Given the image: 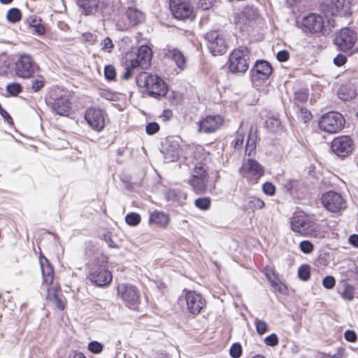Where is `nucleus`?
Returning a JSON list of instances; mask_svg holds the SVG:
<instances>
[{
	"label": "nucleus",
	"mask_w": 358,
	"mask_h": 358,
	"mask_svg": "<svg viewBox=\"0 0 358 358\" xmlns=\"http://www.w3.org/2000/svg\"><path fill=\"white\" fill-rule=\"evenodd\" d=\"M52 301L55 303V306L59 309L60 310H62L66 307V303L65 301H62L57 294H54L52 296Z\"/></svg>",
	"instance_id": "56"
},
{
	"label": "nucleus",
	"mask_w": 358,
	"mask_h": 358,
	"mask_svg": "<svg viewBox=\"0 0 358 358\" xmlns=\"http://www.w3.org/2000/svg\"><path fill=\"white\" fill-rule=\"evenodd\" d=\"M126 15L131 25L138 24L145 20L143 13L136 8H129L126 12Z\"/></svg>",
	"instance_id": "28"
},
{
	"label": "nucleus",
	"mask_w": 358,
	"mask_h": 358,
	"mask_svg": "<svg viewBox=\"0 0 358 358\" xmlns=\"http://www.w3.org/2000/svg\"><path fill=\"white\" fill-rule=\"evenodd\" d=\"M308 96L309 94L306 90L301 89L295 92L294 94V103L296 107L299 106V103L306 102L308 101Z\"/></svg>",
	"instance_id": "34"
},
{
	"label": "nucleus",
	"mask_w": 358,
	"mask_h": 358,
	"mask_svg": "<svg viewBox=\"0 0 358 358\" xmlns=\"http://www.w3.org/2000/svg\"><path fill=\"white\" fill-rule=\"evenodd\" d=\"M323 206L331 213H338L346 208V202L343 197L338 192L329 191L322 196Z\"/></svg>",
	"instance_id": "10"
},
{
	"label": "nucleus",
	"mask_w": 358,
	"mask_h": 358,
	"mask_svg": "<svg viewBox=\"0 0 358 358\" xmlns=\"http://www.w3.org/2000/svg\"><path fill=\"white\" fill-rule=\"evenodd\" d=\"M349 242L351 245L358 247V235L352 234L349 238Z\"/></svg>",
	"instance_id": "64"
},
{
	"label": "nucleus",
	"mask_w": 358,
	"mask_h": 358,
	"mask_svg": "<svg viewBox=\"0 0 358 358\" xmlns=\"http://www.w3.org/2000/svg\"><path fill=\"white\" fill-rule=\"evenodd\" d=\"M292 230L303 236L323 238L320 226L309 215L303 212L294 213L290 219Z\"/></svg>",
	"instance_id": "1"
},
{
	"label": "nucleus",
	"mask_w": 358,
	"mask_h": 358,
	"mask_svg": "<svg viewBox=\"0 0 358 358\" xmlns=\"http://www.w3.org/2000/svg\"><path fill=\"white\" fill-rule=\"evenodd\" d=\"M242 354V347L239 343H234L230 348V355L233 358H239Z\"/></svg>",
	"instance_id": "47"
},
{
	"label": "nucleus",
	"mask_w": 358,
	"mask_h": 358,
	"mask_svg": "<svg viewBox=\"0 0 358 358\" xmlns=\"http://www.w3.org/2000/svg\"><path fill=\"white\" fill-rule=\"evenodd\" d=\"M45 84V78L42 76H37L31 81V88L34 92L41 90Z\"/></svg>",
	"instance_id": "45"
},
{
	"label": "nucleus",
	"mask_w": 358,
	"mask_h": 358,
	"mask_svg": "<svg viewBox=\"0 0 358 358\" xmlns=\"http://www.w3.org/2000/svg\"><path fill=\"white\" fill-rule=\"evenodd\" d=\"M331 4L332 15L348 17L352 13L350 8V3L348 0H336L334 2H332Z\"/></svg>",
	"instance_id": "23"
},
{
	"label": "nucleus",
	"mask_w": 358,
	"mask_h": 358,
	"mask_svg": "<svg viewBox=\"0 0 358 358\" xmlns=\"http://www.w3.org/2000/svg\"><path fill=\"white\" fill-rule=\"evenodd\" d=\"M159 130V125L157 122H150L145 127L146 133L149 135H153Z\"/></svg>",
	"instance_id": "53"
},
{
	"label": "nucleus",
	"mask_w": 358,
	"mask_h": 358,
	"mask_svg": "<svg viewBox=\"0 0 358 358\" xmlns=\"http://www.w3.org/2000/svg\"><path fill=\"white\" fill-rule=\"evenodd\" d=\"M336 284V280L333 276L328 275L324 278L322 280V285L326 289H332Z\"/></svg>",
	"instance_id": "52"
},
{
	"label": "nucleus",
	"mask_w": 358,
	"mask_h": 358,
	"mask_svg": "<svg viewBox=\"0 0 358 358\" xmlns=\"http://www.w3.org/2000/svg\"><path fill=\"white\" fill-rule=\"evenodd\" d=\"M170 221L167 214L164 212L155 210L150 214L149 223L160 228H166Z\"/></svg>",
	"instance_id": "25"
},
{
	"label": "nucleus",
	"mask_w": 358,
	"mask_h": 358,
	"mask_svg": "<svg viewBox=\"0 0 358 358\" xmlns=\"http://www.w3.org/2000/svg\"><path fill=\"white\" fill-rule=\"evenodd\" d=\"M357 40L358 35L355 30L344 27L336 33L334 43L338 50L352 55L358 52V49L354 50Z\"/></svg>",
	"instance_id": "3"
},
{
	"label": "nucleus",
	"mask_w": 358,
	"mask_h": 358,
	"mask_svg": "<svg viewBox=\"0 0 358 358\" xmlns=\"http://www.w3.org/2000/svg\"><path fill=\"white\" fill-rule=\"evenodd\" d=\"M151 58V49L148 45H141L138 49L136 58L131 60L130 67L131 69L140 67L142 69H147L150 65Z\"/></svg>",
	"instance_id": "17"
},
{
	"label": "nucleus",
	"mask_w": 358,
	"mask_h": 358,
	"mask_svg": "<svg viewBox=\"0 0 358 358\" xmlns=\"http://www.w3.org/2000/svg\"><path fill=\"white\" fill-rule=\"evenodd\" d=\"M266 127L272 131H275L280 126V121L277 118H269L266 120Z\"/></svg>",
	"instance_id": "48"
},
{
	"label": "nucleus",
	"mask_w": 358,
	"mask_h": 358,
	"mask_svg": "<svg viewBox=\"0 0 358 358\" xmlns=\"http://www.w3.org/2000/svg\"><path fill=\"white\" fill-rule=\"evenodd\" d=\"M273 72L271 64L264 60L257 61L250 70L251 80L254 85H258L268 79Z\"/></svg>",
	"instance_id": "12"
},
{
	"label": "nucleus",
	"mask_w": 358,
	"mask_h": 358,
	"mask_svg": "<svg viewBox=\"0 0 358 358\" xmlns=\"http://www.w3.org/2000/svg\"><path fill=\"white\" fill-rule=\"evenodd\" d=\"M117 294L127 306L131 309L136 308L139 302V294L135 286L120 284L117 286Z\"/></svg>",
	"instance_id": "11"
},
{
	"label": "nucleus",
	"mask_w": 358,
	"mask_h": 358,
	"mask_svg": "<svg viewBox=\"0 0 358 358\" xmlns=\"http://www.w3.org/2000/svg\"><path fill=\"white\" fill-rule=\"evenodd\" d=\"M263 192L269 196L274 195L275 187L271 182H265L262 186Z\"/></svg>",
	"instance_id": "55"
},
{
	"label": "nucleus",
	"mask_w": 358,
	"mask_h": 358,
	"mask_svg": "<svg viewBox=\"0 0 358 358\" xmlns=\"http://www.w3.org/2000/svg\"><path fill=\"white\" fill-rule=\"evenodd\" d=\"M82 14L85 15L100 14L103 12V3L99 0H77Z\"/></svg>",
	"instance_id": "21"
},
{
	"label": "nucleus",
	"mask_w": 358,
	"mask_h": 358,
	"mask_svg": "<svg viewBox=\"0 0 358 358\" xmlns=\"http://www.w3.org/2000/svg\"><path fill=\"white\" fill-rule=\"evenodd\" d=\"M38 69L33 57L27 53L20 55L15 63L16 75L24 79L32 78Z\"/></svg>",
	"instance_id": "5"
},
{
	"label": "nucleus",
	"mask_w": 358,
	"mask_h": 358,
	"mask_svg": "<svg viewBox=\"0 0 358 358\" xmlns=\"http://www.w3.org/2000/svg\"><path fill=\"white\" fill-rule=\"evenodd\" d=\"M22 14L18 8H13L8 10L6 18L8 22L12 23H16L21 20Z\"/></svg>",
	"instance_id": "36"
},
{
	"label": "nucleus",
	"mask_w": 358,
	"mask_h": 358,
	"mask_svg": "<svg viewBox=\"0 0 358 358\" xmlns=\"http://www.w3.org/2000/svg\"><path fill=\"white\" fill-rule=\"evenodd\" d=\"M105 78L108 80H113L116 76L115 68L111 65L106 66L104 69Z\"/></svg>",
	"instance_id": "49"
},
{
	"label": "nucleus",
	"mask_w": 358,
	"mask_h": 358,
	"mask_svg": "<svg viewBox=\"0 0 358 358\" xmlns=\"http://www.w3.org/2000/svg\"><path fill=\"white\" fill-rule=\"evenodd\" d=\"M210 52L213 55H222L227 50V43L223 36L216 31H209L205 37Z\"/></svg>",
	"instance_id": "9"
},
{
	"label": "nucleus",
	"mask_w": 358,
	"mask_h": 358,
	"mask_svg": "<svg viewBox=\"0 0 358 358\" xmlns=\"http://www.w3.org/2000/svg\"><path fill=\"white\" fill-rule=\"evenodd\" d=\"M265 275L271 285L277 287L279 285V280L276 276L274 269L271 266H266L264 268Z\"/></svg>",
	"instance_id": "33"
},
{
	"label": "nucleus",
	"mask_w": 358,
	"mask_h": 358,
	"mask_svg": "<svg viewBox=\"0 0 358 358\" xmlns=\"http://www.w3.org/2000/svg\"><path fill=\"white\" fill-rule=\"evenodd\" d=\"M254 322L256 327V330L259 334L262 335L267 331L268 324L265 321L260 320L257 317H255Z\"/></svg>",
	"instance_id": "43"
},
{
	"label": "nucleus",
	"mask_w": 358,
	"mask_h": 358,
	"mask_svg": "<svg viewBox=\"0 0 358 358\" xmlns=\"http://www.w3.org/2000/svg\"><path fill=\"white\" fill-rule=\"evenodd\" d=\"M223 123L220 115H208L199 122V131L206 134L215 132L220 129Z\"/></svg>",
	"instance_id": "20"
},
{
	"label": "nucleus",
	"mask_w": 358,
	"mask_h": 358,
	"mask_svg": "<svg viewBox=\"0 0 358 358\" xmlns=\"http://www.w3.org/2000/svg\"><path fill=\"white\" fill-rule=\"evenodd\" d=\"M136 83L140 87H145L150 96L157 98L165 96L167 86L158 76L141 72L136 78Z\"/></svg>",
	"instance_id": "2"
},
{
	"label": "nucleus",
	"mask_w": 358,
	"mask_h": 358,
	"mask_svg": "<svg viewBox=\"0 0 358 358\" xmlns=\"http://www.w3.org/2000/svg\"><path fill=\"white\" fill-rule=\"evenodd\" d=\"M187 310L193 315L199 314L205 306L201 295L194 291H188L185 294Z\"/></svg>",
	"instance_id": "19"
},
{
	"label": "nucleus",
	"mask_w": 358,
	"mask_h": 358,
	"mask_svg": "<svg viewBox=\"0 0 358 358\" xmlns=\"http://www.w3.org/2000/svg\"><path fill=\"white\" fill-rule=\"evenodd\" d=\"M125 221L130 226H136L141 222V216L138 213H131L126 215Z\"/></svg>",
	"instance_id": "42"
},
{
	"label": "nucleus",
	"mask_w": 358,
	"mask_h": 358,
	"mask_svg": "<svg viewBox=\"0 0 358 358\" xmlns=\"http://www.w3.org/2000/svg\"><path fill=\"white\" fill-rule=\"evenodd\" d=\"M300 249L305 254H309L313 250V245L309 241H303L300 243Z\"/></svg>",
	"instance_id": "50"
},
{
	"label": "nucleus",
	"mask_w": 358,
	"mask_h": 358,
	"mask_svg": "<svg viewBox=\"0 0 358 358\" xmlns=\"http://www.w3.org/2000/svg\"><path fill=\"white\" fill-rule=\"evenodd\" d=\"M310 267L308 264L301 266L298 269V276L303 281H306L310 278Z\"/></svg>",
	"instance_id": "39"
},
{
	"label": "nucleus",
	"mask_w": 358,
	"mask_h": 358,
	"mask_svg": "<svg viewBox=\"0 0 358 358\" xmlns=\"http://www.w3.org/2000/svg\"><path fill=\"white\" fill-rule=\"evenodd\" d=\"M265 343L268 346H275L278 344V338L275 334H271L264 339Z\"/></svg>",
	"instance_id": "54"
},
{
	"label": "nucleus",
	"mask_w": 358,
	"mask_h": 358,
	"mask_svg": "<svg viewBox=\"0 0 358 358\" xmlns=\"http://www.w3.org/2000/svg\"><path fill=\"white\" fill-rule=\"evenodd\" d=\"M356 95L355 90L351 86L343 85L338 91V96L339 99L343 101L352 99Z\"/></svg>",
	"instance_id": "32"
},
{
	"label": "nucleus",
	"mask_w": 358,
	"mask_h": 358,
	"mask_svg": "<svg viewBox=\"0 0 358 358\" xmlns=\"http://www.w3.org/2000/svg\"><path fill=\"white\" fill-rule=\"evenodd\" d=\"M344 124L345 120L343 115L333 111L324 114L319 122L320 129L331 134L339 132Z\"/></svg>",
	"instance_id": "6"
},
{
	"label": "nucleus",
	"mask_w": 358,
	"mask_h": 358,
	"mask_svg": "<svg viewBox=\"0 0 358 358\" xmlns=\"http://www.w3.org/2000/svg\"><path fill=\"white\" fill-rule=\"evenodd\" d=\"M239 172L249 182L256 183L264 175V170L258 162L252 159H248L242 164Z\"/></svg>",
	"instance_id": "8"
},
{
	"label": "nucleus",
	"mask_w": 358,
	"mask_h": 358,
	"mask_svg": "<svg viewBox=\"0 0 358 358\" xmlns=\"http://www.w3.org/2000/svg\"><path fill=\"white\" fill-rule=\"evenodd\" d=\"M289 52L287 50H281L277 53V59L280 62H286L289 59Z\"/></svg>",
	"instance_id": "59"
},
{
	"label": "nucleus",
	"mask_w": 358,
	"mask_h": 358,
	"mask_svg": "<svg viewBox=\"0 0 358 358\" xmlns=\"http://www.w3.org/2000/svg\"><path fill=\"white\" fill-rule=\"evenodd\" d=\"M250 50L240 47L233 50L229 57V69L233 73H244L249 68Z\"/></svg>",
	"instance_id": "4"
},
{
	"label": "nucleus",
	"mask_w": 358,
	"mask_h": 358,
	"mask_svg": "<svg viewBox=\"0 0 358 358\" xmlns=\"http://www.w3.org/2000/svg\"><path fill=\"white\" fill-rule=\"evenodd\" d=\"M247 206L252 209H262L265 206V203L262 199L253 196L249 198Z\"/></svg>",
	"instance_id": "38"
},
{
	"label": "nucleus",
	"mask_w": 358,
	"mask_h": 358,
	"mask_svg": "<svg viewBox=\"0 0 358 358\" xmlns=\"http://www.w3.org/2000/svg\"><path fill=\"white\" fill-rule=\"evenodd\" d=\"M341 296L346 300L352 301L354 299L355 287L349 284H344L343 289L340 292Z\"/></svg>",
	"instance_id": "35"
},
{
	"label": "nucleus",
	"mask_w": 358,
	"mask_h": 358,
	"mask_svg": "<svg viewBox=\"0 0 358 358\" xmlns=\"http://www.w3.org/2000/svg\"><path fill=\"white\" fill-rule=\"evenodd\" d=\"M331 150L339 157H346L353 150L352 139L348 136H341L335 138L331 143Z\"/></svg>",
	"instance_id": "16"
},
{
	"label": "nucleus",
	"mask_w": 358,
	"mask_h": 358,
	"mask_svg": "<svg viewBox=\"0 0 358 358\" xmlns=\"http://www.w3.org/2000/svg\"><path fill=\"white\" fill-rule=\"evenodd\" d=\"M88 349L93 353H100L103 350V345L97 341H92L88 345Z\"/></svg>",
	"instance_id": "51"
},
{
	"label": "nucleus",
	"mask_w": 358,
	"mask_h": 358,
	"mask_svg": "<svg viewBox=\"0 0 358 358\" xmlns=\"http://www.w3.org/2000/svg\"><path fill=\"white\" fill-rule=\"evenodd\" d=\"M164 55L167 58L172 59L179 69H185L186 58L181 51L176 48H168L164 50Z\"/></svg>",
	"instance_id": "24"
},
{
	"label": "nucleus",
	"mask_w": 358,
	"mask_h": 358,
	"mask_svg": "<svg viewBox=\"0 0 358 358\" xmlns=\"http://www.w3.org/2000/svg\"><path fill=\"white\" fill-rule=\"evenodd\" d=\"M101 50L105 52L110 53L113 50L115 45L113 41L109 37H106L101 43Z\"/></svg>",
	"instance_id": "44"
},
{
	"label": "nucleus",
	"mask_w": 358,
	"mask_h": 358,
	"mask_svg": "<svg viewBox=\"0 0 358 358\" xmlns=\"http://www.w3.org/2000/svg\"><path fill=\"white\" fill-rule=\"evenodd\" d=\"M208 173L203 164H196L192 171L191 178L207 177Z\"/></svg>",
	"instance_id": "37"
},
{
	"label": "nucleus",
	"mask_w": 358,
	"mask_h": 358,
	"mask_svg": "<svg viewBox=\"0 0 358 358\" xmlns=\"http://www.w3.org/2000/svg\"><path fill=\"white\" fill-rule=\"evenodd\" d=\"M345 339L349 342L354 343L357 341V336L355 331L347 330L344 333Z\"/></svg>",
	"instance_id": "57"
},
{
	"label": "nucleus",
	"mask_w": 358,
	"mask_h": 358,
	"mask_svg": "<svg viewBox=\"0 0 358 358\" xmlns=\"http://www.w3.org/2000/svg\"><path fill=\"white\" fill-rule=\"evenodd\" d=\"M257 133V127L256 126H252L245 145V152H248V155H250L251 152L256 148Z\"/></svg>",
	"instance_id": "31"
},
{
	"label": "nucleus",
	"mask_w": 358,
	"mask_h": 358,
	"mask_svg": "<svg viewBox=\"0 0 358 358\" xmlns=\"http://www.w3.org/2000/svg\"><path fill=\"white\" fill-rule=\"evenodd\" d=\"M244 140V135L238 134L234 143L235 148H239L242 146Z\"/></svg>",
	"instance_id": "61"
},
{
	"label": "nucleus",
	"mask_w": 358,
	"mask_h": 358,
	"mask_svg": "<svg viewBox=\"0 0 358 358\" xmlns=\"http://www.w3.org/2000/svg\"><path fill=\"white\" fill-rule=\"evenodd\" d=\"M347 62V57L345 55L342 54H338L334 59V64L337 66H341L344 65Z\"/></svg>",
	"instance_id": "58"
},
{
	"label": "nucleus",
	"mask_w": 358,
	"mask_h": 358,
	"mask_svg": "<svg viewBox=\"0 0 358 358\" xmlns=\"http://www.w3.org/2000/svg\"><path fill=\"white\" fill-rule=\"evenodd\" d=\"M212 6V2L210 0H202L200 1V6L204 9H209Z\"/></svg>",
	"instance_id": "63"
},
{
	"label": "nucleus",
	"mask_w": 358,
	"mask_h": 358,
	"mask_svg": "<svg viewBox=\"0 0 358 358\" xmlns=\"http://www.w3.org/2000/svg\"><path fill=\"white\" fill-rule=\"evenodd\" d=\"M85 119L88 125L94 131H101L105 127L104 111L100 108H90L87 109Z\"/></svg>",
	"instance_id": "14"
},
{
	"label": "nucleus",
	"mask_w": 358,
	"mask_h": 358,
	"mask_svg": "<svg viewBox=\"0 0 358 358\" xmlns=\"http://www.w3.org/2000/svg\"><path fill=\"white\" fill-rule=\"evenodd\" d=\"M34 28L35 32L38 35L41 36V35L44 34V33H45V28H44V27L41 23L40 24H37V25L34 26Z\"/></svg>",
	"instance_id": "62"
},
{
	"label": "nucleus",
	"mask_w": 358,
	"mask_h": 358,
	"mask_svg": "<svg viewBox=\"0 0 358 358\" xmlns=\"http://www.w3.org/2000/svg\"><path fill=\"white\" fill-rule=\"evenodd\" d=\"M299 27L306 34H324V18L319 14L310 13L303 17L301 24Z\"/></svg>",
	"instance_id": "7"
},
{
	"label": "nucleus",
	"mask_w": 358,
	"mask_h": 358,
	"mask_svg": "<svg viewBox=\"0 0 358 358\" xmlns=\"http://www.w3.org/2000/svg\"><path fill=\"white\" fill-rule=\"evenodd\" d=\"M48 104L55 113L63 116L69 115L71 108V103L66 96L52 97L51 95Z\"/></svg>",
	"instance_id": "18"
},
{
	"label": "nucleus",
	"mask_w": 358,
	"mask_h": 358,
	"mask_svg": "<svg viewBox=\"0 0 358 358\" xmlns=\"http://www.w3.org/2000/svg\"><path fill=\"white\" fill-rule=\"evenodd\" d=\"M180 155L179 145L176 142H171L164 151V159L167 162H174L178 159Z\"/></svg>",
	"instance_id": "27"
},
{
	"label": "nucleus",
	"mask_w": 358,
	"mask_h": 358,
	"mask_svg": "<svg viewBox=\"0 0 358 358\" xmlns=\"http://www.w3.org/2000/svg\"><path fill=\"white\" fill-rule=\"evenodd\" d=\"M259 16L257 8L253 6H246L241 12L235 14L234 20L236 24L243 25L248 22L255 20Z\"/></svg>",
	"instance_id": "22"
},
{
	"label": "nucleus",
	"mask_w": 358,
	"mask_h": 358,
	"mask_svg": "<svg viewBox=\"0 0 358 358\" xmlns=\"http://www.w3.org/2000/svg\"><path fill=\"white\" fill-rule=\"evenodd\" d=\"M166 198L168 201L182 205L186 199L187 194L180 189H171L166 192Z\"/></svg>",
	"instance_id": "26"
},
{
	"label": "nucleus",
	"mask_w": 358,
	"mask_h": 358,
	"mask_svg": "<svg viewBox=\"0 0 358 358\" xmlns=\"http://www.w3.org/2000/svg\"><path fill=\"white\" fill-rule=\"evenodd\" d=\"M210 199L209 197L199 198L195 200V206L203 210H208L210 206Z\"/></svg>",
	"instance_id": "41"
},
{
	"label": "nucleus",
	"mask_w": 358,
	"mask_h": 358,
	"mask_svg": "<svg viewBox=\"0 0 358 358\" xmlns=\"http://www.w3.org/2000/svg\"><path fill=\"white\" fill-rule=\"evenodd\" d=\"M27 22L30 27H34V26H36L37 24L41 23V20L36 15H33L27 19Z\"/></svg>",
	"instance_id": "60"
},
{
	"label": "nucleus",
	"mask_w": 358,
	"mask_h": 358,
	"mask_svg": "<svg viewBox=\"0 0 358 358\" xmlns=\"http://www.w3.org/2000/svg\"><path fill=\"white\" fill-rule=\"evenodd\" d=\"M296 111L298 117L303 120L304 122H308L312 117L310 112L305 108L297 106Z\"/></svg>",
	"instance_id": "40"
},
{
	"label": "nucleus",
	"mask_w": 358,
	"mask_h": 358,
	"mask_svg": "<svg viewBox=\"0 0 358 358\" xmlns=\"http://www.w3.org/2000/svg\"><path fill=\"white\" fill-rule=\"evenodd\" d=\"M170 8L176 19L185 20L193 17V7L189 0H171Z\"/></svg>",
	"instance_id": "13"
},
{
	"label": "nucleus",
	"mask_w": 358,
	"mask_h": 358,
	"mask_svg": "<svg viewBox=\"0 0 358 358\" xmlns=\"http://www.w3.org/2000/svg\"><path fill=\"white\" fill-rule=\"evenodd\" d=\"M208 182L207 177L191 178L189 180V185L196 193H203L206 189Z\"/></svg>",
	"instance_id": "30"
},
{
	"label": "nucleus",
	"mask_w": 358,
	"mask_h": 358,
	"mask_svg": "<svg viewBox=\"0 0 358 358\" xmlns=\"http://www.w3.org/2000/svg\"><path fill=\"white\" fill-rule=\"evenodd\" d=\"M45 263L41 261V267L43 278V282L47 285H51L53 281L54 271L52 266L49 264L47 259H45Z\"/></svg>",
	"instance_id": "29"
},
{
	"label": "nucleus",
	"mask_w": 358,
	"mask_h": 358,
	"mask_svg": "<svg viewBox=\"0 0 358 358\" xmlns=\"http://www.w3.org/2000/svg\"><path fill=\"white\" fill-rule=\"evenodd\" d=\"M87 278L97 287H105L110 284L113 279L111 273L103 267L92 268L87 275Z\"/></svg>",
	"instance_id": "15"
},
{
	"label": "nucleus",
	"mask_w": 358,
	"mask_h": 358,
	"mask_svg": "<svg viewBox=\"0 0 358 358\" xmlns=\"http://www.w3.org/2000/svg\"><path fill=\"white\" fill-rule=\"evenodd\" d=\"M6 91L11 96H16L22 91V87L18 83H11L7 85Z\"/></svg>",
	"instance_id": "46"
}]
</instances>
